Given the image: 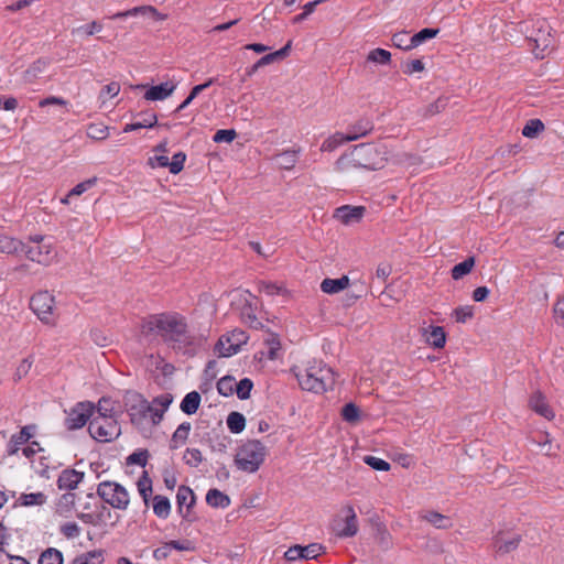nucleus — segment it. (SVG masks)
I'll return each instance as SVG.
<instances>
[{
	"label": "nucleus",
	"instance_id": "1",
	"mask_svg": "<svg viewBox=\"0 0 564 564\" xmlns=\"http://www.w3.org/2000/svg\"><path fill=\"white\" fill-rule=\"evenodd\" d=\"M141 333L144 336H160L176 352L187 356L195 354V337L188 332L186 318L177 313L148 316L141 323Z\"/></svg>",
	"mask_w": 564,
	"mask_h": 564
},
{
	"label": "nucleus",
	"instance_id": "2",
	"mask_svg": "<svg viewBox=\"0 0 564 564\" xmlns=\"http://www.w3.org/2000/svg\"><path fill=\"white\" fill-rule=\"evenodd\" d=\"M388 161V150L381 143H361L356 145L351 153L341 156L337 161L338 169L346 166L362 167L367 170H380Z\"/></svg>",
	"mask_w": 564,
	"mask_h": 564
},
{
	"label": "nucleus",
	"instance_id": "3",
	"mask_svg": "<svg viewBox=\"0 0 564 564\" xmlns=\"http://www.w3.org/2000/svg\"><path fill=\"white\" fill-rule=\"evenodd\" d=\"M302 389L322 393L332 389L335 383V373L332 368L322 362H312L303 371L296 373Z\"/></svg>",
	"mask_w": 564,
	"mask_h": 564
},
{
	"label": "nucleus",
	"instance_id": "4",
	"mask_svg": "<svg viewBox=\"0 0 564 564\" xmlns=\"http://www.w3.org/2000/svg\"><path fill=\"white\" fill-rule=\"evenodd\" d=\"M267 456V447L258 440L245 442L235 456L238 469L252 474L263 464Z\"/></svg>",
	"mask_w": 564,
	"mask_h": 564
},
{
	"label": "nucleus",
	"instance_id": "5",
	"mask_svg": "<svg viewBox=\"0 0 564 564\" xmlns=\"http://www.w3.org/2000/svg\"><path fill=\"white\" fill-rule=\"evenodd\" d=\"M525 32L527 41L532 46V52L536 58H544L549 48L553 46V35L550 24L545 20H538L532 24V30Z\"/></svg>",
	"mask_w": 564,
	"mask_h": 564
},
{
	"label": "nucleus",
	"instance_id": "6",
	"mask_svg": "<svg viewBox=\"0 0 564 564\" xmlns=\"http://www.w3.org/2000/svg\"><path fill=\"white\" fill-rule=\"evenodd\" d=\"M88 431L91 437L98 442H110L121 433L117 416H93Z\"/></svg>",
	"mask_w": 564,
	"mask_h": 564
},
{
	"label": "nucleus",
	"instance_id": "7",
	"mask_svg": "<svg viewBox=\"0 0 564 564\" xmlns=\"http://www.w3.org/2000/svg\"><path fill=\"white\" fill-rule=\"evenodd\" d=\"M97 495L115 509L126 510L130 498L127 489L115 481H101L97 487Z\"/></svg>",
	"mask_w": 564,
	"mask_h": 564
},
{
	"label": "nucleus",
	"instance_id": "8",
	"mask_svg": "<svg viewBox=\"0 0 564 564\" xmlns=\"http://www.w3.org/2000/svg\"><path fill=\"white\" fill-rule=\"evenodd\" d=\"M123 402L132 424L140 425L149 415L152 417L153 405L140 393L128 391L124 394Z\"/></svg>",
	"mask_w": 564,
	"mask_h": 564
},
{
	"label": "nucleus",
	"instance_id": "9",
	"mask_svg": "<svg viewBox=\"0 0 564 564\" xmlns=\"http://www.w3.org/2000/svg\"><path fill=\"white\" fill-rule=\"evenodd\" d=\"M54 296L47 291L35 293L30 301V307L41 322L47 325L55 324Z\"/></svg>",
	"mask_w": 564,
	"mask_h": 564
},
{
	"label": "nucleus",
	"instance_id": "10",
	"mask_svg": "<svg viewBox=\"0 0 564 564\" xmlns=\"http://www.w3.org/2000/svg\"><path fill=\"white\" fill-rule=\"evenodd\" d=\"M247 341L248 335L246 332L241 329H234L231 333L223 335L218 339L215 349L219 357H230L237 354L241 346L247 344Z\"/></svg>",
	"mask_w": 564,
	"mask_h": 564
},
{
	"label": "nucleus",
	"instance_id": "11",
	"mask_svg": "<svg viewBox=\"0 0 564 564\" xmlns=\"http://www.w3.org/2000/svg\"><path fill=\"white\" fill-rule=\"evenodd\" d=\"M95 413L94 403L79 402L67 414L65 426L73 431L83 427Z\"/></svg>",
	"mask_w": 564,
	"mask_h": 564
},
{
	"label": "nucleus",
	"instance_id": "12",
	"mask_svg": "<svg viewBox=\"0 0 564 564\" xmlns=\"http://www.w3.org/2000/svg\"><path fill=\"white\" fill-rule=\"evenodd\" d=\"M32 240L34 245L29 247V259L37 263L48 264L56 256L54 248L46 243L43 237H35Z\"/></svg>",
	"mask_w": 564,
	"mask_h": 564
},
{
	"label": "nucleus",
	"instance_id": "13",
	"mask_svg": "<svg viewBox=\"0 0 564 564\" xmlns=\"http://www.w3.org/2000/svg\"><path fill=\"white\" fill-rule=\"evenodd\" d=\"M345 518L343 520V524L337 522L334 527L336 535L339 538H351L355 536L358 532V521L357 516L351 506H347L344 509Z\"/></svg>",
	"mask_w": 564,
	"mask_h": 564
},
{
	"label": "nucleus",
	"instance_id": "14",
	"mask_svg": "<svg viewBox=\"0 0 564 564\" xmlns=\"http://www.w3.org/2000/svg\"><path fill=\"white\" fill-rule=\"evenodd\" d=\"M176 502L180 514L184 520L192 521L189 510L195 503L194 491L187 486H180L176 494Z\"/></svg>",
	"mask_w": 564,
	"mask_h": 564
},
{
	"label": "nucleus",
	"instance_id": "15",
	"mask_svg": "<svg viewBox=\"0 0 564 564\" xmlns=\"http://www.w3.org/2000/svg\"><path fill=\"white\" fill-rule=\"evenodd\" d=\"M365 212L366 208L362 206L345 205L336 208L334 217L344 225H350L360 221Z\"/></svg>",
	"mask_w": 564,
	"mask_h": 564
},
{
	"label": "nucleus",
	"instance_id": "16",
	"mask_svg": "<svg viewBox=\"0 0 564 564\" xmlns=\"http://www.w3.org/2000/svg\"><path fill=\"white\" fill-rule=\"evenodd\" d=\"M521 541V536L519 534H516L511 538H506L502 532L497 533L494 536V549L499 554H508L512 551H514Z\"/></svg>",
	"mask_w": 564,
	"mask_h": 564
},
{
	"label": "nucleus",
	"instance_id": "17",
	"mask_svg": "<svg viewBox=\"0 0 564 564\" xmlns=\"http://www.w3.org/2000/svg\"><path fill=\"white\" fill-rule=\"evenodd\" d=\"M177 84L172 80L152 86L145 91L144 98L151 101L164 100L174 93Z\"/></svg>",
	"mask_w": 564,
	"mask_h": 564
},
{
	"label": "nucleus",
	"instance_id": "18",
	"mask_svg": "<svg viewBox=\"0 0 564 564\" xmlns=\"http://www.w3.org/2000/svg\"><path fill=\"white\" fill-rule=\"evenodd\" d=\"M84 473L76 469H64L57 479V486L62 490H73L84 478Z\"/></svg>",
	"mask_w": 564,
	"mask_h": 564
},
{
	"label": "nucleus",
	"instance_id": "19",
	"mask_svg": "<svg viewBox=\"0 0 564 564\" xmlns=\"http://www.w3.org/2000/svg\"><path fill=\"white\" fill-rule=\"evenodd\" d=\"M373 130V122L369 119H360L354 124L349 126L346 134V140L356 141L362 137H366Z\"/></svg>",
	"mask_w": 564,
	"mask_h": 564
},
{
	"label": "nucleus",
	"instance_id": "20",
	"mask_svg": "<svg viewBox=\"0 0 564 564\" xmlns=\"http://www.w3.org/2000/svg\"><path fill=\"white\" fill-rule=\"evenodd\" d=\"M173 401V397L170 393L161 394L153 399L151 405H153L152 410V422L153 424H159L162 419L164 412L169 409L170 404Z\"/></svg>",
	"mask_w": 564,
	"mask_h": 564
},
{
	"label": "nucleus",
	"instance_id": "21",
	"mask_svg": "<svg viewBox=\"0 0 564 564\" xmlns=\"http://www.w3.org/2000/svg\"><path fill=\"white\" fill-rule=\"evenodd\" d=\"M529 405L534 412L547 420L554 417V413L546 403L545 397L540 391L532 394L529 401Z\"/></svg>",
	"mask_w": 564,
	"mask_h": 564
},
{
	"label": "nucleus",
	"instance_id": "22",
	"mask_svg": "<svg viewBox=\"0 0 564 564\" xmlns=\"http://www.w3.org/2000/svg\"><path fill=\"white\" fill-rule=\"evenodd\" d=\"M350 281L347 275H343L339 279H324L321 283V290L327 294H335L345 290L349 285Z\"/></svg>",
	"mask_w": 564,
	"mask_h": 564
},
{
	"label": "nucleus",
	"instance_id": "23",
	"mask_svg": "<svg viewBox=\"0 0 564 564\" xmlns=\"http://www.w3.org/2000/svg\"><path fill=\"white\" fill-rule=\"evenodd\" d=\"M206 502L213 508H227L230 505V498L223 491L213 488L206 495Z\"/></svg>",
	"mask_w": 564,
	"mask_h": 564
},
{
	"label": "nucleus",
	"instance_id": "24",
	"mask_svg": "<svg viewBox=\"0 0 564 564\" xmlns=\"http://www.w3.org/2000/svg\"><path fill=\"white\" fill-rule=\"evenodd\" d=\"M200 400V394L197 391H192L184 397L180 408L185 414H194L199 408Z\"/></svg>",
	"mask_w": 564,
	"mask_h": 564
},
{
	"label": "nucleus",
	"instance_id": "25",
	"mask_svg": "<svg viewBox=\"0 0 564 564\" xmlns=\"http://www.w3.org/2000/svg\"><path fill=\"white\" fill-rule=\"evenodd\" d=\"M191 429L192 425L189 422H183L177 426L171 438L170 446L172 449L178 448L181 445L185 444L188 438Z\"/></svg>",
	"mask_w": 564,
	"mask_h": 564
},
{
	"label": "nucleus",
	"instance_id": "26",
	"mask_svg": "<svg viewBox=\"0 0 564 564\" xmlns=\"http://www.w3.org/2000/svg\"><path fill=\"white\" fill-rule=\"evenodd\" d=\"M156 115L154 112H147L142 115L141 120L126 124L123 128V132H131L142 128H152L156 124Z\"/></svg>",
	"mask_w": 564,
	"mask_h": 564
},
{
	"label": "nucleus",
	"instance_id": "27",
	"mask_svg": "<svg viewBox=\"0 0 564 564\" xmlns=\"http://www.w3.org/2000/svg\"><path fill=\"white\" fill-rule=\"evenodd\" d=\"M422 518L431 523L436 529H449L453 525V522L451 519L442 513H438L436 511H427L422 516Z\"/></svg>",
	"mask_w": 564,
	"mask_h": 564
},
{
	"label": "nucleus",
	"instance_id": "28",
	"mask_svg": "<svg viewBox=\"0 0 564 564\" xmlns=\"http://www.w3.org/2000/svg\"><path fill=\"white\" fill-rule=\"evenodd\" d=\"M153 512L161 519H166L171 512V503L167 497L156 495L153 497Z\"/></svg>",
	"mask_w": 564,
	"mask_h": 564
},
{
	"label": "nucleus",
	"instance_id": "29",
	"mask_svg": "<svg viewBox=\"0 0 564 564\" xmlns=\"http://www.w3.org/2000/svg\"><path fill=\"white\" fill-rule=\"evenodd\" d=\"M426 340L434 348H443L446 343V334L444 328L441 326H431Z\"/></svg>",
	"mask_w": 564,
	"mask_h": 564
},
{
	"label": "nucleus",
	"instance_id": "30",
	"mask_svg": "<svg viewBox=\"0 0 564 564\" xmlns=\"http://www.w3.org/2000/svg\"><path fill=\"white\" fill-rule=\"evenodd\" d=\"M139 14H149V15H156L158 14V11L154 7L152 6H141V7H135V8H132L130 10H127V11H122V12H118L116 14H113L111 17V19H124V18H128V17H137Z\"/></svg>",
	"mask_w": 564,
	"mask_h": 564
},
{
	"label": "nucleus",
	"instance_id": "31",
	"mask_svg": "<svg viewBox=\"0 0 564 564\" xmlns=\"http://www.w3.org/2000/svg\"><path fill=\"white\" fill-rule=\"evenodd\" d=\"M299 150H286L275 156L276 164L284 170L294 167L297 161Z\"/></svg>",
	"mask_w": 564,
	"mask_h": 564
},
{
	"label": "nucleus",
	"instance_id": "32",
	"mask_svg": "<svg viewBox=\"0 0 564 564\" xmlns=\"http://www.w3.org/2000/svg\"><path fill=\"white\" fill-rule=\"evenodd\" d=\"M118 411L115 408V402L109 398H101L95 408L93 416H117Z\"/></svg>",
	"mask_w": 564,
	"mask_h": 564
},
{
	"label": "nucleus",
	"instance_id": "33",
	"mask_svg": "<svg viewBox=\"0 0 564 564\" xmlns=\"http://www.w3.org/2000/svg\"><path fill=\"white\" fill-rule=\"evenodd\" d=\"M34 429H35L34 425H26V426H23L18 434L12 435L11 443H13L14 448H12L10 451V454H13L17 452V446L29 442V440L33 436Z\"/></svg>",
	"mask_w": 564,
	"mask_h": 564
},
{
	"label": "nucleus",
	"instance_id": "34",
	"mask_svg": "<svg viewBox=\"0 0 564 564\" xmlns=\"http://www.w3.org/2000/svg\"><path fill=\"white\" fill-rule=\"evenodd\" d=\"M227 426L231 433L238 434L245 430L246 419L239 412H231L227 416Z\"/></svg>",
	"mask_w": 564,
	"mask_h": 564
},
{
	"label": "nucleus",
	"instance_id": "35",
	"mask_svg": "<svg viewBox=\"0 0 564 564\" xmlns=\"http://www.w3.org/2000/svg\"><path fill=\"white\" fill-rule=\"evenodd\" d=\"M137 486L144 505L149 506L150 497L152 495V481L148 477L147 471H143V475L139 478Z\"/></svg>",
	"mask_w": 564,
	"mask_h": 564
},
{
	"label": "nucleus",
	"instance_id": "36",
	"mask_svg": "<svg viewBox=\"0 0 564 564\" xmlns=\"http://www.w3.org/2000/svg\"><path fill=\"white\" fill-rule=\"evenodd\" d=\"M474 265H475L474 257L467 258L463 262H459V263H457L456 265L453 267V269H452V278L454 280L462 279L464 275L468 274L471 271Z\"/></svg>",
	"mask_w": 564,
	"mask_h": 564
},
{
	"label": "nucleus",
	"instance_id": "37",
	"mask_svg": "<svg viewBox=\"0 0 564 564\" xmlns=\"http://www.w3.org/2000/svg\"><path fill=\"white\" fill-rule=\"evenodd\" d=\"M367 62L387 65L391 62V53L383 48L371 50L367 55Z\"/></svg>",
	"mask_w": 564,
	"mask_h": 564
},
{
	"label": "nucleus",
	"instance_id": "38",
	"mask_svg": "<svg viewBox=\"0 0 564 564\" xmlns=\"http://www.w3.org/2000/svg\"><path fill=\"white\" fill-rule=\"evenodd\" d=\"M39 564H63L62 552L54 547L45 550L40 555Z\"/></svg>",
	"mask_w": 564,
	"mask_h": 564
},
{
	"label": "nucleus",
	"instance_id": "39",
	"mask_svg": "<svg viewBox=\"0 0 564 564\" xmlns=\"http://www.w3.org/2000/svg\"><path fill=\"white\" fill-rule=\"evenodd\" d=\"M345 142H349L346 140V134L336 132L322 143L321 151L332 152Z\"/></svg>",
	"mask_w": 564,
	"mask_h": 564
},
{
	"label": "nucleus",
	"instance_id": "40",
	"mask_svg": "<svg viewBox=\"0 0 564 564\" xmlns=\"http://www.w3.org/2000/svg\"><path fill=\"white\" fill-rule=\"evenodd\" d=\"M102 30V24L98 21H93L88 24L73 29L72 34L79 36H91Z\"/></svg>",
	"mask_w": 564,
	"mask_h": 564
},
{
	"label": "nucleus",
	"instance_id": "41",
	"mask_svg": "<svg viewBox=\"0 0 564 564\" xmlns=\"http://www.w3.org/2000/svg\"><path fill=\"white\" fill-rule=\"evenodd\" d=\"M104 555L101 551H91L77 556L72 564H101Z\"/></svg>",
	"mask_w": 564,
	"mask_h": 564
},
{
	"label": "nucleus",
	"instance_id": "42",
	"mask_svg": "<svg viewBox=\"0 0 564 564\" xmlns=\"http://www.w3.org/2000/svg\"><path fill=\"white\" fill-rule=\"evenodd\" d=\"M438 29H422L420 32L411 36V43L414 45V47H416L424 43L425 41L435 37L438 34Z\"/></svg>",
	"mask_w": 564,
	"mask_h": 564
},
{
	"label": "nucleus",
	"instance_id": "43",
	"mask_svg": "<svg viewBox=\"0 0 564 564\" xmlns=\"http://www.w3.org/2000/svg\"><path fill=\"white\" fill-rule=\"evenodd\" d=\"M87 135L93 140H105L108 138V127L100 123H91L87 128Z\"/></svg>",
	"mask_w": 564,
	"mask_h": 564
},
{
	"label": "nucleus",
	"instance_id": "44",
	"mask_svg": "<svg viewBox=\"0 0 564 564\" xmlns=\"http://www.w3.org/2000/svg\"><path fill=\"white\" fill-rule=\"evenodd\" d=\"M19 500L22 506H41L45 502L46 497L43 492H31L21 495Z\"/></svg>",
	"mask_w": 564,
	"mask_h": 564
},
{
	"label": "nucleus",
	"instance_id": "45",
	"mask_svg": "<svg viewBox=\"0 0 564 564\" xmlns=\"http://www.w3.org/2000/svg\"><path fill=\"white\" fill-rule=\"evenodd\" d=\"M543 130L544 124L540 119H531L524 126L522 134L527 138H535Z\"/></svg>",
	"mask_w": 564,
	"mask_h": 564
},
{
	"label": "nucleus",
	"instance_id": "46",
	"mask_svg": "<svg viewBox=\"0 0 564 564\" xmlns=\"http://www.w3.org/2000/svg\"><path fill=\"white\" fill-rule=\"evenodd\" d=\"M341 416L344 421L354 424L359 421L360 411L356 404L350 402L345 404L341 409Z\"/></svg>",
	"mask_w": 564,
	"mask_h": 564
},
{
	"label": "nucleus",
	"instance_id": "47",
	"mask_svg": "<svg viewBox=\"0 0 564 564\" xmlns=\"http://www.w3.org/2000/svg\"><path fill=\"white\" fill-rule=\"evenodd\" d=\"M392 43L395 47L404 51L414 48V45L411 43V36H409L408 32H399L393 34Z\"/></svg>",
	"mask_w": 564,
	"mask_h": 564
},
{
	"label": "nucleus",
	"instance_id": "48",
	"mask_svg": "<svg viewBox=\"0 0 564 564\" xmlns=\"http://www.w3.org/2000/svg\"><path fill=\"white\" fill-rule=\"evenodd\" d=\"M235 387H236L235 379L230 376L223 377L217 382L218 392L225 397L231 395L235 391Z\"/></svg>",
	"mask_w": 564,
	"mask_h": 564
},
{
	"label": "nucleus",
	"instance_id": "49",
	"mask_svg": "<svg viewBox=\"0 0 564 564\" xmlns=\"http://www.w3.org/2000/svg\"><path fill=\"white\" fill-rule=\"evenodd\" d=\"M186 465L197 467L203 462V455L197 448H187L183 455Z\"/></svg>",
	"mask_w": 564,
	"mask_h": 564
},
{
	"label": "nucleus",
	"instance_id": "50",
	"mask_svg": "<svg viewBox=\"0 0 564 564\" xmlns=\"http://www.w3.org/2000/svg\"><path fill=\"white\" fill-rule=\"evenodd\" d=\"M253 382L249 378H243L236 383L235 391L239 399L246 400L250 397Z\"/></svg>",
	"mask_w": 564,
	"mask_h": 564
},
{
	"label": "nucleus",
	"instance_id": "51",
	"mask_svg": "<svg viewBox=\"0 0 564 564\" xmlns=\"http://www.w3.org/2000/svg\"><path fill=\"white\" fill-rule=\"evenodd\" d=\"M453 316L457 323H466L474 316V308L470 305L458 306L453 311Z\"/></svg>",
	"mask_w": 564,
	"mask_h": 564
},
{
	"label": "nucleus",
	"instance_id": "52",
	"mask_svg": "<svg viewBox=\"0 0 564 564\" xmlns=\"http://www.w3.org/2000/svg\"><path fill=\"white\" fill-rule=\"evenodd\" d=\"M364 462L371 468L380 471H388L391 468L387 460L371 455L365 456Z\"/></svg>",
	"mask_w": 564,
	"mask_h": 564
},
{
	"label": "nucleus",
	"instance_id": "53",
	"mask_svg": "<svg viewBox=\"0 0 564 564\" xmlns=\"http://www.w3.org/2000/svg\"><path fill=\"white\" fill-rule=\"evenodd\" d=\"M258 290L259 292L265 293L267 295L281 294L284 291L282 285L270 281H260L258 283Z\"/></svg>",
	"mask_w": 564,
	"mask_h": 564
},
{
	"label": "nucleus",
	"instance_id": "54",
	"mask_svg": "<svg viewBox=\"0 0 564 564\" xmlns=\"http://www.w3.org/2000/svg\"><path fill=\"white\" fill-rule=\"evenodd\" d=\"M19 242L6 235H0V252L2 253H14L18 250Z\"/></svg>",
	"mask_w": 564,
	"mask_h": 564
},
{
	"label": "nucleus",
	"instance_id": "55",
	"mask_svg": "<svg viewBox=\"0 0 564 564\" xmlns=\"http://www.w3.org/2000/svg\"><path fill=\"white\" fill-rule=\"evenodd\" d=\"M237 137V132L234 129H220L216 131L213 137V141L216 143L227 142L230 143Z\"/></svg>",
	"mask_w": 564,
	"mask_h": 564
},
{
	"label": "nucleus",
	"instance_id": "56",
	"mask_svg": "<svg viewBox=\"0 0 564 564\" xmlns=\"http://www.w3.org/2000/svg\"><path fill=\"white\" fill-rule=\"evenodd\" d=\"M185 160L186 154L184 152L175 153L172 161H170V172L172 174H178L184 167Z\"/></svg>",
	"mask_w": 564,
	"mask_h": 564
},
{
	"label": "nucleus",
	"instance_id": "57",
	"mask_svg": "<svg viewBox=\"0 0 564 564\" xmlns=\"http://www.w3.org/2000/svg\"><path fill=\"white\" fill-rule=\"evenodd\" d=\"M303 550V560H313L316 558L322 551L324 550L323 545L319 543H311L306 546H302Z\"/></svg>",
	"mask_w": 564,
	"mask_h": 564
},
{
	"label": "nucleus",
	"instance_id": "58",
	"mask_svg": "<svg viewBox=\"0 0 564 564\" xmlns=\"http://www.w3.org/2000/svg\"><path fill=\"white\" fill-rule=\"evenodd\" d=\"M447 106V98L446 97H440L434 102L430 104L425 108L424 116H434L442 110H444Z\"/></svg>",
	"mask_w": 564,
	"mask_h": 564
},
{
	"label": "nucleus",
	"instance_id": "59",
	"mask_svg": "<svg viewBox=\"0 0 564 564\" xmlns=\"http://www.w3.org/2000/svg\"><path fill=\"white\" fill-rule=\"evenodd\" d=\"M32 365H33V360L30 357L22 359L15 369L14 377H13L14 380L19 381L22 378H24L29 373Z\"/></svg>",
	"mask_w": 564,
	"mask_h": 564
},
{
	"label": "nucleus",
	"instance_id": "60",
	"mask_svg": "<svg viewBox=\"0 0 564 564\" xmlns=\"http://www.w3.org/2000/svg\"><path fill=\"white\" fill-rule=\"evenodd\" d=\"M97 182V177L88 178L79 184H77L69 193L68 196H79L85 193L87 189L93 187Z\"/></svg>",
	"mask_w": 564,
	"mask_h": 564
},
{
	"label": "nucleus",
	"instance_id": "61",
	"mask_svg": "<svg viewBox=\"0 0 564 564\" xmlns=\"http://www.w3.org/2000/svg\"><path fill=\"white\" fill-rule=\"evenodd\" d=\"M148 456H149L148 451H145V449L138 451V452L132 453L127 458V463L128 464H137L139 466L144 467L147 465V462H148Z\"/></svg>",
	"mask_w": 564,
	"mask_h": 564
},
{
	"label": "nucleus",
	"instance_id": "62",
	"mask_svg": "<svg viewBox=\"0 0 564 564\" xmlns=\"http://www.w3.org/2000/svg\"><path fill=\"white\" fill-rule=\"evenodd\" d=\"M274 63L270 53L258 59L251 67L246 69V76H252L260 67Z\"/></svg>",
	"mask_w": 564,
	"mask_h": 564
},
{
	"label": "nucleus",
	"instance_id": "63",
	"mask_svg": "<svg viewBox=\"0 0 564 564\" xmlns=\"http://www.w3.org/2000/svg\"><path fill=\"white\" fill-rule=\"evenodd\" d=\"M391 272H392L391 265L387 262H382L376 269L375 279L384 283L387 281V279L389 278V275L391 274Z\"/></svg>",
	"mask_w": 564,
	"mask_h": 564
},
{
	"label": "nucleus",
	"instance_id": "64",
	"mask_svg": "<svg viewBox=\"0 0 564 564\" xmlns=\"http://www.w3.org/2000/svg\"><path fill=\"white\" fill-rule=\"evenodd\" d=\"M68 105V101L65 100L64 98H61V97H56V96H50V97H46L44 99H41L39 101V106L41 108H44V107H47V106H67Z\"/></svg>",
	"mask_w": 564,
	"mask_h": 564
}]
</instances>
